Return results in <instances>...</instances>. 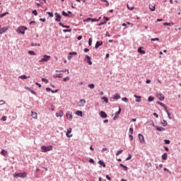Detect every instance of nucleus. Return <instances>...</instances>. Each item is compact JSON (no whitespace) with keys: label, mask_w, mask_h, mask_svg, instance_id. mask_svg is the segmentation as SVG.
Returning <instances> with one entry per match:
<instances>
[{"label":"nucleus","mask_w":181,"mask_h":181,"mask_svg":"<svg viewBox=\"0 0 181 181\" xmlns=\"http://www.w3.org/2000/svg\"><path fill=\"white\" fill-rule=\"evenodd\" d=\"M153 115L156 117V118H159V116L156 113H153Z\"/></svg>","instance_id":"nucleus-63"},{"label":"nucleus","mask_w":181,"mask_h":181,"mask_svg":"<svg viewBox=\"0 0 181 181\" xmlns=\"http://www.w3.org/2000/svg\"><path fill=\"white\" fill-rule=\"evenodd\" d=\"M155 6H156V5H155L154 4H150V5H149V9H150L152 12H153V11H155V10L156 9Z\"/></svg>","instance_id":"nucleus-14"},{"label":"nucleus","mask_w":181,"mask_h":181,"mask_svg":"<svg viewBox=\"0 0 181 181\" xmlns=\"http://www.w3.org/2000/svg\"><path fill=\"white\" fill-rule=\"evenodd\" d=\"M77 52H69V55L68 56V60H71L73 55L76 56Z\"/></svg>","instance_id":"nucleus-11"},{"label":"nucleus","mask_w":181,"mask_h":181,"mask_svg":"<svg viewBox=\"0 0 181 181\" xmlns=\"http://www.w3.org/2000/svg\"><path fill=\"white\" fill-rule=\"evenodd\" d=\"M138 52H139V53H141V54H145V51L142 50L141 47H139L138 49Z\"/></svg>","instance_id":"nucleus-30"},{"label":"nucleus","mask_w":181,"mask_h":181,"mask_svg":"<svg viewBox=\"0 0 181 181\" xmlns=\"http://www.w3.org/2000/svg\"><path fill=\"white\" fill-rule=\"evenodd\" d=\"M33 13L35 16H37V11L36 10L33 11Z\"/></svg>","instance_id":"nucleus-53"},{"label":"nucleus","mask_w":181,"mask_h":181,"mask_svg":"<svg viewBox=\"0 0 181 181\" xmlns=\"http://www.w3.org/2000/svg\"><path fill=\"white\" fill-rule=\"evenodd\" d=\"M90 21H91V18H88L86 20H83V22H90Z\"/></svg>","instance_id":"nucleus-56"},{"label":"nucleus","mask_w":181,"mask_h":181,"mask_svg":"<svg viewBox=\"0 0 181 181\" xmlns=\"http://www.w3.org/2000/svg\"><path fill=\"white\" fill-rule=\"evenodd\" d=\"M121 168H123L124 170H128V167L124 165V164H120Z\"/></svg>","instance_id":"nucleus-34"},{"label":"nucleus","mask_w":181,"mask_h":181,"mask_svg":"<svg viewBox=\"0 0 181 181\" xmlns=\"http://www.w3.org/2000/svg\"><path fill=\"white\" fill-rule=\"evenodd\" d=\"M129 133H130V134H132V135L134 134V129H133V128H130V129H129Z\"/></svg>","instance_id":"nucleus-50"},{"label":"nucleus","mask_w":181,"mask_h":181,"mask_svg":"<svg viewBox=\"0 0 181 181\" xmlns=\"http://www.w3.org/2000/svg\"><path fill=\"white\" fill-rule=\"evenodd\" d=\"M62 15L64 16H66V17L70 18V15H69V13H66V11H62Z\"/></svg>","instance_id":"nucleus-36"},{"label":"nucleus","mask_w":181,"mask_h":181,"mask_svg":"<svg viewBox=\"0 0 181 181\" xmlns=\"http://www.w3.org/2000/svg\"><path fill=\"white\" fill-rule=\"evenodd\" d=\"M165 112L167 113V115H168L169 119H172V117H170V113L169 111L168 110V108H165Z\"/></svg>","instance_id":"nucleus-28"},{"label":"nucleus","mask_w":181,"mask_h":181,"mask_svg":"<svg viewBox=\"0 0 181 181\" xmlns=\"http://www.w3.org/2000/svg\"><path fill=\"white\" fill-rule=\"evenodd\" d=\"M157 97L160 101H165V95L163 94L158 93H157Z\"/></svg>","instance_id":"nucleus-5"},{"label":"nucleus","mask_w":181,"mask_h":181,"mask_svg":"<svg viewBox=\"0 0 181 181\" xmlns=\"http://www.w3.org/2000/svg\"><path fill=\"white\" fill-rule=\"evenodd\" d=\"M155 100V98L153 96H149L148 98V101L149 103H151V101H153Z\"/></svg>","instance_id":"nucleus-32"},{"label":"nucleus","mask_w":181,"mask_h":181,"mask_svg":"<svg viewBox=\"0 0 181 181\" xmlns=\"http://www.w3.org/2000/svg\"><path fill=\"white\" fill-rule=\"evenodd\" d=\"M42 152H49L50 151H53V146H41Z\"/></svg>","instance_id":"nucleus-2"},{"label":"nucleus","mask_w":181,"mask_h":181,"mask_svg":"<svg viewBox=\"0 0 181 181\" xmlns=\"http://www.w3.org/2000/svg\"><path fill=\"white\" fill-rule=\"evenodd\" d=\"M76 115H78L80 117H83V112H81L80 110H78V111L76 112Z\"/></svg>","instance_id":"nucleus-29"},{"label":"nucleus","mask_w":181,"mask_h":181,"mask_svg":"<svg viewBox=\"0 0 181 181\" xmlns=\"http://www.w3.org/2000/svg\"><path fill=\"white\" fill-rule=\"evenodd\" d=\"M157 104H158V105H160L161 107H163V108H165V110H166V108H168L166 107V105L165 104L162 103V102L158 101Z\"/></svg>","instance_id":"nucleus-25"},{"label":"nucleus","mask_w":181,"mask_h":181,"mask_svg":"<svg viewBox=\"0 0 181 181\" xmlns=\"http://www.w3.org/2000/svg\"><path fill=\"white\" fill-rule=\"evenodd\" d=\"M100 19H101V17L99 18V19H95V18H91V22H98V21H100Z\"/></svg>","instance_id":"nucleus-40"},{"label":"nucleus","mask_w":181,"mask_h":181,"mask_svg":"<svg viewBox=\"0 0 181 181\" xmlns=\"http://www.w3.org/2000/svg\"><path fill=\"white\" fill-rule=\"evenodd\" d=\"M13 177H22L25 178L26 176H28V174L26 173H14L13 175Z\"/></svg>","instance_id":"nucleus-1"},{"label":"nucleus","mask_w":181,"mask_h":181,"mask_svg":"<svg viewBox=\"0 0 181 181\" xmlns=\"http://www.w3.org/2000/svg\"><path fill=\"white\" fill-rule=\"evenodd\" d=\"M103 18L105 20L106 23L108 22V21H110V18L108 17L105 16L103 17Z\"/></svg>","instance_id":"nucleus-57"},{"label":"nucleus","mask_w":181,"mask_h":181,"mask_svg":"<svg viewBox=\"0 0 181 181\" xmlns=\"http://www.w3.org/2000/svg\"><path fill=\"white\" fill-rule=\"evenodd\" d=\"M19 78H21L22 80H26V78H30V76H26L25 75H21L19 76Z\"/></svg>","instance_id":"nucleus-26"},{"label":"nucleus","mask_w":181,"mask_h":181,"mask_svg":"<svg viewBox=\"0 0 181 181\" xmlns=\"http://www.w3.org/2000/svg\"><path fill=\"white\" fill-rule=\"evenodd\" d=\"M63 115H64V113L63 112V110H60L59 112L56 113V117H63Z\"/></svg>","instance_id":"nucleus-13"},{"label":"nucleus","mask_w":181,"mask_h":181,"mask_svg":"<svg viewBox=\"0 0 181 181\" xmlns=\"http://www.w3.org/2000/svg\"><path fill=\"white\" fill-rule=\"evenodd\" d=\"M127 6L129 11H134V9L135 8V7L134 6H129V4H127Z\"/></svg>","instance_id":"nucleus-33"},{"label":"nucleus","mask_w":181,"mask_h":181,"mask_svg":"<svg viewBox=\"0 0 181 181\" xmlns=\"http://www.w3.org/2000/svg\"><path fill=\"white\" fill-rule=\"evenodd\" d=\"M103 2H106V4H105V6H110V3L108 2V1H107V0H103Z\"/></svg>","instance_id":"nucleus-46"},{"label":"nucleus","mask_w":181,"mask_h":181,"mask_svg":"<svg viewBox=\"0 0 181 181\" xmlns=\"http://www.w3.org/2000/svg\"><path fill=\"white\" fill-rule=\"evenodd\" d=\"M91 43H93V40L91 38H89V40H88L89 46H91Z\"/></svg>","instance_id":"nucleus-52"},{"label":"nucleus","mask_w":181,"mask_h":181,"mask_svg":"<svg viewBox=\"0 0 181 181\" xmlns=\"http://www.w3.org/2000/svg\"><path fill=\"white\" fill-rule=\"evenodd\" d=\"M132 158V156H131V154H129L128 158L126 159V160H129V159H131Z\"/></svg>","instance_id":"nucleus-59"},{"label":"nucleus","mask_w":181,"mask_h":181,"mask_svg":"<svg viewBox=\"0 0 181 181\" xmlns=\"http://www.w3.org/2000/svg\"><path fill=\"white\" fill-rule=\"evenodd\" d=\"M63 32L67 33L68 32H71V30H64Z\"/></svg>","instance_id":"nucleus-61"},{"label":"nucleus","mask_w":181,"mask_h":181,"mask_svg":"<svg viewBox=\"0 0 181 181\" xmlns=\"http://www.w3.org/2000/svg\"><path fill=\"white\" fill-rule=\"evenodd\" d=\"M100 115L102 118H107V113L104 111H101Z\"/></svg>","instance_id":"nucleus-17"},{"label":"nucleus","mask_w":181,"mask_h":181,"mask_svg":"<svg viewBox=\"0 0 181 181\" xmlns=\"http://www.w3.org/2000/svg\"><path fill=\"white\" fill-rule=\"evenodd\" d=\"M8 29H9L8 27H4L3 28H1L0 30V35H2V33H5V32H6Z\"/></svg>","instance_id":"nucleus-15"},{"label":"nucleus","mask_w":181,"mask_h":181,"mask_svg":"<svg viewBox=\"0 0 181 181\" xmlns=\"http://www.w3.org/2000/svg\"><path fill=\"white\" fill-rule=\"evenodd\" d=\"M6 15H9L8 12L4 13L2 14H0V18H4V16H6Z\"/></svg>","instance_id":"nucleus-35"},{"label":"nucleus","mask_w":181,"mask_h":181,"mask_svg":"<svg viewBox=\"0 0 181 181\" xmlns=\"http://www.w3.org/2000/svg\"><path fill=\"white\" fill-rule=\"evenodd\" d=\"M155 128L157 129V131H160V132L165 131V128L163 127L156 126Z\"/></svg>","instance_id":"nucleus-22"},{"label":"nucleus","mask_w":181,"mask_h":181,"mask_svg":"<svg viewBox=\"0 0 181 181\" xmlns=\"http://www.w3.org/2000/svg\"><path fill=\"white\" fill-rule=\"evenodd\" d=\"M99 163H100V165H101L102 166H103V168H105V163H104V162L100 160V161H99Z\"/></svg>","instance_id":"nucleus-44"},{"label":"nucleus","mask_w":181,"mask_h":181,"mask_svg":"<svg viewBox=\"0 0 181 181\" xmlns=\"http://www.w3.org/2000/svg\"><path fill=\"white\" fill-rule=\"evenodd\" d=\"M121 98V95L119 93H116L113 95L114 100H119Z\"/></svg>","instance_id":"nucleus-19"},{"label":"nucleus","mask_w":181,"mask_h":181,"mask_svg":"<svg viewBox=\"0 0 181 181\" xmlns=\"http://www.w3.org/2000/svg\"><path fill=\"white\" fill-rule=\"evenodd\" d=\"M129 136L131 141L134 140V136H132V134H129Z\"/></svg>","instance_id":"nucleus-58"},{"label":"nucleus","mask_w":181,"mask_h":181,"mask_svg":"<svg viewBox=\"0 0 181 181\" xmlns=\"http://www.w3.org/2000/svg\"><path fill=\"white\" fill-rule=\"evenodd\" d=\"M31 116L33 118H34V119H37V113L31 112Z\"/></svg>","instance_id":"nucleus-20"},{"label":"nucleus","mask_w":181,"mask_h":181,"mask_svg":"<svg viewBox=\"0 0 181 181\" xmlns=\"http://www.w3.org/2000/svg\"><path fill=\"white\" fill-rule=\"evenodd\" d=\"M71 131H73L71 128L67 129L66 135L68 138H71V136H73V134H71Z\"/></svg>","instance_id":"nucleus-7"},{"label":"nucleus","mask_w":181,"mask_h":181,"mask_svg":"<svg viewBox=\"0 0 181 181\" xmlns=\"http://www.w3.org/2000/svg\"><path fill=\"white\" fill-rule=\"evenodd\" d=\"M134 97L135 98H137V99H136V103H141V96L134 95Z\"/></svg>","instance_id":"nucleus-21"},{"label":"nucleus","mask_w":181,"mask_h":181,"mask_svg":"<svg viewBox=\"0 0 181 181\" xmlns=\"http://www.w3.org/2000/svg\"><path fill=\"white\" fill-rule=\"evenodd\" d=\"M165 144L166 145H169V144H170V140H165Z\"/></svg>","instance_id":"nucleus-55"},{"label":"nucleus","mask_w":181,"mask_h":181,"mask_svg":"<svg viewBox=\"0 0 181 181\" xmlns=\"http://www.w3.org/2000/svg\"><path fill=\"white\" fill-rule=\"evenodd\" d=\"M85 61L87 62L90 66L93 64V62H91V57H90L88 55L86 56Z\"/></svg>","instance_id":"nucleus-6"},{"label":"nucleus","mask_w":181,"mask_h":181,"mask_svg":"<svg viewBox=\"0 0 181 181\" xmlns=\"http://www.w3.org/2000/svg\"><path fill=\"white\" fill-rule=\"evenodd\" d=\"M162 159H163V160H166L168 159V153H164L163 156H162Z\"/></svg>","instance_id":"nucleus-31"},{"label":"nucleus","mask_w":181,"mask_h":181,"mask_svg":"<svg viewBox=\"0 0 181 181\" xmlns=\"http://www.w3.org/2000/svg\"><path fill=\"white\" fill-rule=\"evenodd\" d=\"M54 78H62L63 77V74H57L53 76Z\"/></svg>","instance_id":"nucleus-16"},{"label":"nucleus","mask_w":181,"mask_h":181,"mask_svg":"<svg viewBox=\"0 0 181 181\" xmlns=\"http://www.w3.org/2000/svg\"><path fill=\"white\" fill-rule=\"evenodd\" d=\"M139 139L141 142V144H145V138L144 137V135L139 134Z\"/></svg>","instance_id":"nucleus-8"},{"label":"nucleus","mask_w":181,"mask_h":181,"mask_svg":"<svg viewBox=\"0 0 181 181\" xmlns=\"http://www.w3.org/2000/svg\"><path fill=\"white\" fill-rule=\"evenodd\" d=\"M122 101H124V103H128V98H122Z\"/></svg>","instance_id":"nucleus-49"},{"label":"nucleus","mask_w":181,"mask_h":181,"mask_svg":"<svg viewBox=\"0 0 181 181\" xmlns=\"http://www.w3.org/2000/svg\"><path fill=\"white\" fill-rule=\"evenodd\" d=\"M88 87H89V88L93 89V88H94L95 86H94V84L91 83V84L88 85Z\"/></svg>","instance_id":"nucleus-51"},{"label":"nucleus","mask_w":181,"mask_h":181,"mask_svg":"<svg viewBox=\"0 0 181 181\" xmlns=\"http://www.w3.org/2000/svg\"><path fill=\"white\" fill-rule=\"evenodd\" d=\"M79 107H84L86 105V100L81 99L78 102Z\"/></svg>","instance_id":"nucleus-9"},{"label":"nucleus","mask_w":181,"mask_h":181,"mask_svg":"<svg viewBox=\"0 0 181 181\" xmlns=\"http://www.w3.org/2000/svg\"><path fill=\"white\" fill-rule=\"evenodd\" d=\"M102 100H104L105 103H108V98L107 97H103Z\"/></svg>","instance_id":"nucleus-42"},{"label":"nucleus","mask_w":181,"mask_h":181,"mask_svg":"<svg viewBox=\"0 0 181 181\" xmlns=\"http://www.w3.org/2000/svg\"><path fill=\"white\" fill-rule=\"evenodd\" d=\"M28 28L25 26L18 27L16 32L17 33H21V35H25V31L27 30Z\"/></svg>","instance_id":"nucleus-3"},{"label":"nucleus","mask_w":181,"mask_h":181,"mask_svg":"<svg viewBox=\"0 0 181 181\" xmlns=\"http://www.w3.org/2000/svg\"><path fill=\"white\" fill-rule=\"evenodd\" d=\"M42 81H43V83H49V80H47V78H42Z\"/></svg>","instance_id":"nucleus-41"},{"label":"nucleus","mask_w":181,"mask_h":181,"mask_svg":"<svg viewBox=\"0 0 181 181\" xmlns=\"http://www.w3.org/2000/svg\"><path fill=\"white\" fill-rule=\"evenodd\" d=\"M122 152H124L123 150H119L116 153V156H118L119 155H121V153H122Z\"/></svg>","instance_id":"nucleus-38"},{"label":"nucleus","mask_w":181,"mask_h":181,"mask_svg":"<svg viewBox=\"0 0 181 181\" xmlns=\"http://www.w3.org/2000/svg\"><path fill=\"white\" fill-rule=\"evenodd\" d=\"M161 124L163 126L166 127V125H168V122H166V120H163Z\"/></svg>","instance_id":"nucleus-39"},{"label":"nucleus","mask_w":181,"mask_h":181,"mask_svg":"<svg viewBox=\"0 0 181 181\" xmlns=\"http://www.w3.org/2000/svg\"><path fill=\"white\" fill-rule=\"evenodd\" d=\"M51 57L49 55H44L43 57L39 61L40 63H44V62H49L50 60Z\"/></svg>","instance_id":"nucleus-4"},{"label":"nucleus","mask_w":181,"mask_h":181,"mask_svg":"<svg viewBox=\"0 0 181 181\" xmlns=\"http://www.w3.org/2000/svg\"><path fill=\"white\" fill-rule=\"evenodd\" d=\"M8 117L6 116H4L1 118V121H6Z\"/></svg>","instance_id":"nucleus-54"},{"label":"nucleus","mask_w":181,"mask_h":181,"mask_svg":"<svg viewBox=\"0 0 181 181\" xmlns=\"http://www.w3.org/2000/svg\"><path fill=\"white\" fill-rule=\"evenodd\" d=\"M119 114H121V107H119V111L115 113V116L114 117L113 119H117Z\"/></svg>","instance_id":"nucleus-18"},{"label":"nucleus","mask_w":181,"mask_h":181,"mask_svg":"<svg viewBox=\"0 0 181 181\" xmlns=\"http://www.w3.org/2000/svg\"><path fill=\"white\" fill-rule=\"evenodd\" d=\"M90 163H94V160L93 158L89 159Z\"/></svg>","instance_id":"nucleus-62"},{"label":"nucleus","mask_w":181,"mask_h":181,"mask_svg":"<svg viewBox=\"0 0 181 181\" xmlns=\"http://www.w3.org/2000/svg\"><path fill=\"white\" fill-rule=\"evenodd\" d=\"M66 118L69 119V121H71V119H73V115L70 113H66Z\"/></svg>","instance_id":"nucleus-23"},{"label":"nucleus","mask_w":181,"mask_h":181,"mask_svg":"<svg viewBox=\"0 0 181 181\" xmlns=\"http://www.w3.org/2000/svg\"><path fill=\"white\" fill-rule=\"evenodd\" d=\"M28 54H31L32 56H36V53L34 51H29Z\"/></svg>","instance_id":"nucleus-37"},{"label":"nucleus","mask_w":181,"mask_h":181,"mask_svg":"<svg viewBox=\"0 0 181 181\" xmlns=\"http://www.w3.org/2000/svg\"><path fill=\"white\" fill-rule=\"evenodd\" d=\"M155 40H157V42H158L159 38L156 37V38H151V42H155Z\"/></svg>","instance_id":"nucleus-47"},{"label":"nucleus","mask_w":181,"mask_h":181,"mask_svg":"<svg viewBox=\"0 0 181 181\" xmlns=\"http://www.w3.org/2000/svg\"><path fill=\"white\" fill-rule=\"evenodd\" d=\"M69 80H70V77H69V76L63 78V81H65V82L69 81Z\"/></svg>","instance_id":"nucleus-43"},{"label":"nucleus","mask_w":181,"mask_h":181,"mask_svg":"<svg viewBox=\"0 0 181 181\" xmlns=\"http://www.w3.org/2000/svg\"><path fill=\"white\" fill-rule=\"evenodd\" d=\"M66 71H66V69L65 70H62V71H59V70L56 71L57 73H66Z\"/></svg>","instance_id":"nucleus-48"},{"label":"nucleus","mask_w":181,"mask_h":181,"mask_svg":"<svg viewBox=\"0 0 181 181\" xmlns=\"http://www.w3.org/2000/svg\"><path fill=\"white\" fill-rule=\"evenodd\" d=\"M8 153V151L6 150H1V155H3V156H6V154Z\"/></svg>","instance_id":"nucleus-27"},{"label":"nucleus","mask_w":181,"mask_h":181,"mask_svg":"<svg viewBox=\"0 0 181 181\" xmlns=\"http://www.w3.org/2000/svg\"><path fill=\"white\" fill-rule=\"evenodd\" d=\"M163 25H164V26H173V25H175V23H173V22L164 23Z\"/></svg>","instance_id":"nucleus-24"},{"label":"nucleus","mask_w":181,"mask_h":181,"mask_svg":"<svg viewBox=\"0 0 181 181\" xmlns=\"http://www.w3.org/2000/svg\"><path fill=\"white\" fill-rule=\"evenodd\" d=\"M5 104V100H0V105H4Z\"/></svg>","instance_id":"nucleus-60"},{"label":"nucleus","mask_w":181,"mask_h":181,"mask_svg":"<svg viewBox=\"0 0 181 181\" xmlns=\"http://www.w3.org/2000/svg\"><path fill=\"white\" fill-rule=\"evenodd\" d=\"M102 45H103V41H97L95 45V49H98L100 46H102Z\"/></svg>","instance_id":"nucleus-12"},{"label":"nucleus","mask_w":181,"mask_h":181,"mask_svg":"<svg viewBox=\"0 0 181 181\" xmlns=\"http://www.w3.org/2000/svg\"><path fill=\"white\" fill-rule=\"evenodd\" d=\"M106 179H107V180H111V177L106 175Z\"/></svg>","instance_id":"nucleus-64"},{"label":"nucleus","mask_w":181,"mask_h":181,"mask_svg":"<svg viewBox=\"0 0 181 181\" xmlns=\"http://www.w3.org/2000/svg\"><path fill=\"white\" fill-rule=\"evenodd\" d=\"M47 15H49V16L50 17V18H53V13H51V12H47Z\"/></svg>","instance_id":"nucleus-45"},{"label":"nucleus","mask_w":181,"mask_h":181,"mask_svg":"<svg viewBox=\"0 0 181 181\" xmlns=\"http://www.w3.org/2000/svg\"><path fill=\"white\" fill-rule=\"evenodd\" d=\"M55 21L56 22H60V21H62V16H60V14L56 13H55Z\"/></svg>","instance_id":"nucleus-10"}]
</instances>
